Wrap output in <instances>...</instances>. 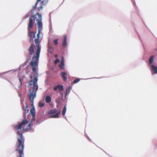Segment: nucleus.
I'll use <instances>...</instances> for the list:
<instances>
[{
    "mask_svg": "<svg viewBox=\"0 0 157 157\" xmlns=\"http://www.w3.org/2000/svg\"><path fill=\"white\" fill-rule=\"evenodd\" d=\"M30 80L29 82L30 86L31 87L33 86L32 89L30 90L29 91L30 94L29 95V99L31 101V106H33V100L36 97V92L38 89V86L37 84L38 79L34 75H31L30 77Z\"/></svg>",
    "mask_w": 157,
    "mask_h": 157,
    "instance_id": "obj_1",
    "label": "nucleus"
},
{
    "mask_svg": "<svg viewBox=\"0 0 157 157\" xmlns=\"http://www.w3.org/2000/svg\"><path fill=\"white\" fill-rule=\"evenodd\" d=\"M23 132H21L18 131L17 134L18 135L17 136V141L16 145L17 147L16 151H17L19 155H17V157H24V154L23 150L24 148V141L25 139L22 135Z\"/></svg>",
    "mask_w": 157,
    "mask_h": 157,
    "instance_id": "obj_2",
    "label": "nucleus"
},
{
    "mask_svg": "<svg viewBox=\"0 0 157 157\" xmlns=\"http://www.w3.org/2000/svg\"><path fill=\"white\" fill-rule=\"evenodd\" d=\"M35 42L36 45H37V48L36 51V54H34L32 57V60L30 64L31 66L32 67L33 71L36 72V67L38 65L40 48V42L39 39H35Z\"/></svg>",
    "mask_w": 157,
    "mask_h": 157,
    "instance_id": "obj_3",
    "label": "nucleus"
},
{
    "mask_svg": "<svg viewBox=\"0 0 157 157\" xmlns=\"http://www.w3.org/2000/svg\"><path fill=\"white\" fill-rule=\"evenodd\" d=\"M36 14L38 16V18H37L36 17H35V18L36 19V21L38 22L37 25L38 31H41L42 27V16L41 15L38 13H37Z\"/></svg>",
    "mask_w": 157,
    "mask_h": 157,
    "instance_id": "obj_4",
    "label": "nucleus"
},
{
    "mask_svg": "<svg viewBox=\"0 0 157 157\" xmlns=\"http://www.w3.org/2000/svg\"><path fill=\"white\" fill-rule=\"evenodd\" d=\"M60 112V111H59L57 112V110L56 109H51L48 112V113L49 114H53L56 113L55 115L50 116L51 117L53 118H56L58 117Z\"/></svg>",
    "mask_w": 157,
    "mask_h": 157,
    "instance_id": "obj_5",
    "label": "nucleus"
},
{
    "mask_svg": "<svg viewBox=\"0 0 157 157\" xmlns=\"http://www.w3.org/2000/svg\"><path fill=\"white\" fill-rule=\"evenodd\" d=\"M35 45L33 44H32L28 49L29 54L28 56L27 59L30 60L31 59V56L34 52V48Z\"/></svg>",
    "mask_w": 157,
    "mask_h": 157,
    "instance_id": "obj_6",
    "label": "nucleus"
},
{
    "mask_svg": "<svg viewBox=\"0 0 157 157\" xmlns=\"http://www.w3.org/2000/svg\"><path fill=\"white\" fill-rule=\"evenodd\" d=\"M29 121L25 119V117L24 119L20 123L18 124L16 126V127L15 128L17 130H19V129L21 130V127L22 126L26 125Z\"/></svg>",
    "mask_w": 157,
    "mask_h": 157,
    "instance_id": "obj_7",
    "label": "nucleus"
},
{
    "mask_svg": "<svg viewBox=\"0 0 157 157\" xmlns=\"http://www.w3.org/2000/svg\"><path fill=\"white\" fill-rule=\"evenodd\" d=\"M59 67L62 70L64 69V57L63 56L61 57V63L59 64Z\"/></svg>",
    "mask_w": 157,
    "mask_h": 157,
    "instance_id": "obj_8",
    "label": "nucleus"
},
{
    "mask_svg": "<svg viewBox=\"0 0 157 157\" xmlns=\"http://www.w3.org/2000/svg\"><path fill=\"white\" fill-rule=\"evenodd\" d=\"M33 19L31 17L29 19V22L28 28L29 30L33 27Z\"/></svg>",
    "mask_w": 157,
    "mask_h": 157,
    "instance_id": "obj_9",
    "label": "nucleus"
},
{
    "mask_svg": "<svg viewBox=\"0 0 157 157\" xmlns=\"http://www.w3.org/2000/svg\"><path fill=\"white\" fill-rule=\"evenodd\" d=\"M53 89L55 91H56L58 89H59V91H62L63 89V86L62 85H59L54 87Z\"/></svg>",
    "mask_w": 157,
    "mask_h": 157,
    "instance_id": "obj_10",
    "label": "nucleus"
},
{
    "mask_svg": "<svg viewBox=\"0 0 157 157\" xmlns=\"http://www.w3.org/2000/svg\"><path fill=\"white\" fill-rule=\"evenodd\" d=\"M61 75L64 81H66L67 80V73L65 72H62L61 73Z\"/></svg>",
    "mask_w": 157,
    "mask_h": 157,
    "instance_id": "obj_11",
    "label": "nucleus"
},
{
    "mask_svg": "<svg viewBox=\"0 0 157 157\" xmlns=\"http://www.w3.org/2000/svg\"><path fill=\"white\" fill-rule=\"evenodd\" d=\"M64 40L62 44V46L64 47H66L67 46V36L65 35L63 36Z\"/></svg>",
    "mask_w": 157,
    "mask_h": 157,
    "instance_id": "obj_12",
    "label": "nucleus"
},
{
    "mask_svg": "<svg viewBox=\"0 0 157 157\" xmlns=\"http://www.w3.org/2000/svg\"><path fill=\"white\" fill-rule=\"evenodd\" d=\"M48 0H44L42 1L41 2V6H40L38 10H41L43 8L42 6L46 5L48 3Z\"/></svg>",
    "mask_w": 157,
    "mask_h": 157,
    "instance_id": "obj_13",
    "label": "nucleus"
},
{
    "mask_svg": "<svg viewBox=\"0 0 157 157\" xmlns=\"http://www.w3.org/2000/svg\"><path fill=\"white\" fill-rule=\"evenodd\" d=\"M28 105H26V107L25 108L24 106H22V109L24 111V116H25V114L28 113L29 111V109H28Z\"/></svg>",
    "mask_w": 157,
    "mask_h": 157,
    "instance_id": "obj_14",
    "label": "nucleus"
},
{
    "mask_svg": "<svg viewBox=\"0 0 157 157\" xmlns=\"http://www.w3.org/2000/svg\"><path fill=\"white\" fill-rule=\"evenodd\" d=\"M151 67L152 68L151 71L153 72L154 74L157 73V66H155L153 65H152Z\"/></svg>",
    "mask_w": 157,
    "mask_h": 157,
    "instance_id": "obj_15",
    "label": "nucleus"
},
{
    "mask_svg": "<svg viewBox=\"0 0 157 157\" xmlns=\"http://www.w3.org/2000/svg\"><path fill=\"white\" fill-rule=\"evenodd\" d=\"M31 124H29L26 127V128H25V126H23V130L25 132H26L28 131L29 130H31Z\"/></svg>",
    "mask_w": 157,
    "mask_h": 157,
    "instance_id": "obj_16",
    "label": "nucleus"
},
{
    "mask_svg": "<svg viewBox=\"0 0 157 157\" xmlns=\"http://www.w3.org/2000/svg\"><path fill=\"white\" fill-rule=\"evenodd\" d=\"M51 100L52 98L49 96H47L45 98V101L47 103H50Z\"/></svg>",
    "mask_w": 157,
    "mask_h": 157,
    "instance_id": "obj_17",
    "label": "nucleus"
},
{
    "mask_svg": "<svg viewBox=\"0 0 157 157\" xmlns=\"http://www.w3.org/2000/svg\"><path fill=\"white\" fill-rule=\"evenodd\" d=\"M30 112L32 117H35V111L34 107H33V108L31 109Z\"/></svg>",
    "mask_w": 157,
    "mask_h": 157,
    "instance_id": "obj_18",
    "label": "nucleus"
},
{
    "mask_svg": "<svg viewBox=\"0 0 157 157\" xmlns=\"http://www.w3.org/2000/svg\"><path fill=\"white\" fill-rule=\"evenodd\" d=\"M153 59H154V56H152L150 59H149V63L150 64H151L153 63Z\"/></svg>",
    "mask_w": 157,
    "mask_h": 157,
    "instance_id": "obj_19",
    "label": "nucleus"
},
{
    "mask_svg": "<svg viewBox=\"0 0 157 157\" xmlns=\"http://www.w3.org/2000/svg\"><path fill=\"white\" fill-rule=\"evenodd\" d=\"M66 111V106H64L62 111V115L64 116Z\"/></svg>",
    "mask_w": 157,
    "mask_h": 157,
    "instance_id": "obj_20",
    "label": "nucleus"
},
{
    "mask_svg": "<svg viewBox=\"0 0 157 157\" xmlns=\"http://www.w3.org/2000/svg\"><path fill=\"white\" fill-rule=\"evenodd\" d=\"M70 89V86H69L68 88L67 87V88L66 90V96L67 95L69 94V92L68 93V91H69Z\"/></svg>",
    "mask_w": 157,
    "mask_h": 157,
    "instance_id": "obj_21",
    "label": "nucleus"
},
{
    "mask_svg": "<svg viewBox=\"0 0 157 157\" xmlns=\"http://www.w3.org/2000/svg\"><path fill=\"white\" fill-rule=\"evenodd\" d=\"M58 39H56L53 40V43L55 45H56L58 44Z\"/></svg>",
    "mask_w": 157,
    "mask_h": 157,
    "instance_id": "obj_22",
    "label": "nucleus"
},
{
    "mask_svg": "<svg viewBox=\"0 0 157 157\" xmlns=\"http://www.w3.org/2000/svg\"><path fill=\"white\" fill-rule=\"evenodd\" d=\"M38 105H39V106L40 107H42L44 106V104L41 102H39Z\"/></svg>",
    "mask_w": 157,
    "mask_h": 157,
    "instance_id": "obj_23",
    "label": "nucleus"
},
{
    "mask_svg": "<svg viewBox=\"0 0 157 157\" xmlns=\"http://www.w3.org/2000/svg\"><path fill=\"white\" fill-rule=\"evenodd\" d=\"M80 80V79L78 78L75 79L73 81V83L74 84H75L78 82Z\"/></svg>",
    "mask_w": 157,
    "mask_h": 157,
    "instance_id": "obj_24",
    "label": "nucleus"
},
{
    "mask_svg": "<svg viewBox=\"0 0 157 157\" xmlns=\"http://www.w3.org/2000/svg\"><path fill=\"white\" fill-rule=\"evenodd\" d=\"M33 32L31 31L30 32L29 34V37L31 38L32 39V35L33 34Z\"/></svg>",
    "mask_w": 157,
    "mask_h": 157,
    "instance_id": "obj_25",
    "label": "nucleus"
},
{
    "mask_svg": "<svg viewBox=\"0 0 157 157\" xmlns=\"http://www.w3.org/2000/svg\"><path fill=\"white\" fill-rule=\"evenodd\" d=\"M59 62V60L58 59H56L54 61V63L55 64H56L58 62Z\"/></svg>",
    "mask_w": 157,
    "mask_h": 157,
    "instance_id": "obj_26",
    "label": "nucleus"
},
{
    "mask_svg": "<svg viewBox=\"0 0 157 157\" xmlns=\"http://www.w3.org/2000/svg\"><path fill=\"white\" fill-rule=\"evenodd\" d=\"M40 31H39V32L37 35V37L38 38V39H39L40 37Z\"/></svg>",
    "mask_w": 157,
    "mask_h": 157,
    "instance_id": "obj_27",
    "label": "nucleus"
},
{
    "mask_svg": "<svg viewBox=\"0 0 157 157\" xmlns=\"http://www.w3.org/2000/svg\"><path fill=\"white\" fill-rule=\"evenodd\" d=\"M31 120L33 121H34L35 120V117H32Z\"/></svg>",
    "mask_w": 157,
    "mask_h": 157,
    "instance_id": "obj_28",
    "label": "nucleus"
},
{
    "mask_svg": "<svg viewBox=\"0 0 157 157\" xmlns=\"http://www.w3.org/2000/svg\"><path fill=\"white\" fill-rule=\"evenodd\" d=\"M40 1H38V0H37V2H36L35 4V6H37L38 2H39Z\"/></svg>",
    "mask_w": 157,
    "mask_h": 157,
    "instance_id": "obj_29",
    "label": "nucleus"
},
{
    "mask_svg": "<svg viewBox=\"0 0 157 157\" xmlns=\"http://www.w3.org/2000/svg\"><path fill=\"white\" fill-rule=\"evenodd\" d=\"M36 6H35V5L33 6V10H34L35 9H36Z\"/></svg>",
    "mask_w": 157,
    "mask_h": 157,
    "instance_id": "obj_30",
    "label": "nucleus"
},
{
    "mask_svg": "<svg viewBox=\"0 0 157 157\" xmlns=\"http://www.w3.org/2000/svg\"><path fill=\"white\" fill-rule=\"evenodd\" d=\"M19 80L20 82L21 85L22 84V82H21V78H19Z\"/></svg>",
    "mask_w": 157,
    "mask_h": 157,
    "instance_id": "obj_31",
    "label": "nucleus"
},
{
    "mask_svg": "<svg viewBox=\"0 0 157 157\" xmlns=\"http://www.w3.org/2000/svg\"><path fill=\"white\" fill-rule=\"evenodd\" d=\"M58 56L57 54H55V55H54V56L55 57H58Z\"/></svg>",
    "mask_w": 157,
    "mask_h": 157,
    "instance_id": "obj_32",
    "label": "nucleus"
},
{
    "mask_svg": "<svg viewBox=\"0 0 157 157\" xmlns=\"http://www.w3.org/2000/svg\"><path fill=\"white\" fill-rule=\"evenodd\" d=\"M36 16V15H35L34 16H32V17H34Z\"/></svg>",
    "mask_w": 157,
    "mask_h": 157,
    "instance_id": "obj_33",
    "label": "nucleus"
},
{
    "mask_svg": "<svg viewBox=\"0 0 157 157\" xmlns=\"http://www.w3.org/2000/svg\"><path fill=\"white\" fill-rule=\"evenodd\" d=\"M38 1H40L41 0H38Z\"/></svg>",
    "mask_w": 157,
    "mask_h": 157,
    "instance_id": "obj_34",
    "label": "nucleus"
},
{
    "mask_svg": "<svg viewBox=\"0 0 157 157\" xmlns=\"http://www.w3.org/2000/svg\"><path fill=\"white\" fill-rule=\"evenodd\" d=\"M35 37V35L34 36H33V37Z\"/></svg>",
    "mask_w": 157,
    "mask_h": 157,
    "instance_id": "obj_35",
    "label": "nucleus"
}]
</instances>
